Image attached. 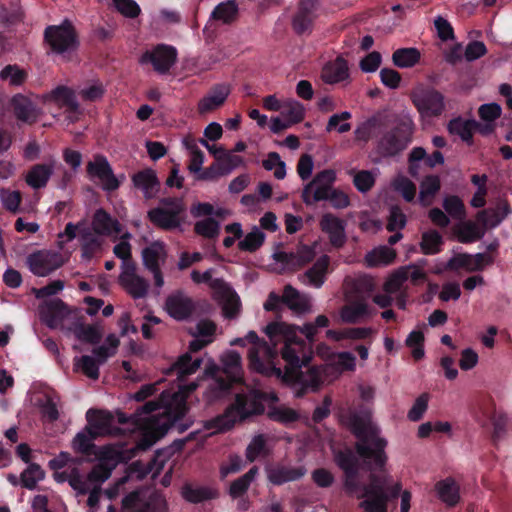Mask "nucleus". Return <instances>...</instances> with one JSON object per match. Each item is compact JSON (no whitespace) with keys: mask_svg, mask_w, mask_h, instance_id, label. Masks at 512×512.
<instances>
[{"mask_svg":"<svg viewBox=\"0 0 512 512\" xmlns=\"http://www.w3.org/2000/svg\"><path fill=\"white\" fill-rule=\"evenodd\" d=\"M165 310L173 319L184 321L193 314L195 305L191 297L182 290H177L166 298Z\"/></svg>","mask_w":512,"mask_h":512,"instance_id":"nucleus-15","label":"nucleus"},{"mask_svg":"<svg viewBox=\"0 0 512 512\" xmlns=\"http://www.w3.org/2000/svg\"><path fill=\"white\" fill-rule=\"evenodd\" d=\"M189 407L187 402L183 399L176 401L174 404L168 406L165 410L166 421L161 425L160 433L158 436L145 434L139 441L138 447L145 450L150 448L156 440L163 436L170 428H176L178 432L186 431L191 423H184L183 419L188 413Z\"/></svg>","mask_w":512,"mask_h":512,"instance_id":"nucleus-8","label":"nucleus"},{"mask_svg":"<svg viewBox=\"0 0 512 512\" xmlns=\"http://www.w3.org/2000/svg\"><path fill=\"white\" fill-rule=\"evenodd\" d=\"M441 182L437 175L426 176L420 184L418 203L428 207L433 204L437 193L440 191Z\"/></svg>","mask_w":512,"mask_h":512,"instance_id":"nucleus-36","label":"nucleus"},{"mask_svg":"<svg viewBox=\"0 0 512 512\" xmlns=\"http://www.w3.org/2000/svg\"><path fill=\"white\" fill-rule=\"evenodd\" d=\"M74 334L79 341L92 345L100 343L103 337L101 329L95 324L77 323Z\"/></svg>","mask_w":512,"mask_h":512,"instance_id":"nucleus-44","label":"nucleus"},{"mask_svg":"<svg viewBox=\"0 0 512 512\" xmlns=\"http://www.w3.org/2000/svg\"><path fill=\"white\" fill-rule=\"evenodd\" d=\"M444 109V96L437 90H427L422 95L421 99H418V113H420L422 119L426 117H438L442 114Z\"/></svg>","mask_w":512,"mask_h":512,"instance_id":"nucleus-20","label":"nucleus"},{"mask_svg":"<svg viewBox=\"0 0 512 512\" xmlns=\"http://www.w3.org/2000/svg\"><path fill=\"white\" fill-rule=\"evenodd\" d=\"M243 163L244 161L241 156L234 155L227 151L220 154V156H217L214 161V164L223 176L229 175L234 169L241 166Z\"/></svg>","mask_w":512,"mask_h":512,"instance_id":"nucleus-47","label":"nucleus"},{"mask_svg":"<svg viewBox=\"0 0 512 512\" xmlns=\"http://www.w3.org/2000/svg\"><path fill=\"white\" fill-rule=\"evenodd\" d=\"M185 204L178 197H163L159 200V205L148 211L150 222L166 231L177 229L183 221Z\"/></svg>","mask_w":512,"mask_h":512,"instance_id":"nucleus-5","label":"nucleus"},{"mask_svg":"<svg viewBox=\"0 0 512 512\" xmlns=\"http://www.w3.org/2000/svg\"><path fill=\"white\" fill-rule=\"evenodd\" d=\"M11 106L14 115L19 121L33 124L38 119V110L36 105L26 96L16 94L11 99Z\"/></svg>","mask_w":512,"mask_h":512,"instance_id":"nucleus-26","label":"nucleus"},{"mask_svg":"<svg viewBox=\"0 0 512 512\" xmlns=\"http://www.w3.org/2000/svg\"><path fill=\"white\" fill-rule=\"evenodd\" d=\"M451 431V425L449 422L435 421L425 422L418 426V438H427L432 433H449Z\"/></svg>","mask_w":512,"mask_h":512,"instance_id":"nucleus-59","label":"nucleus"},{"mask_svg":"<svg viewBox=\"0 0 512 512\" xmlns=\"http://www.w3.org/2000/svg\"><path fill=\"white\" fill-rule=\"evenodd\" d=\"M51 98L61 106L66 107L71 113H76L79 110V104L76 100L75 93L67 86H57L51 91Z\"/></svg>","mask_w":512,"mask_h":512,"instance_id":"nucleus-43","label":"nucleus"},{"mask_svg":"<svg viewBox=\"0 0 512 512\" xmlns=\"http://www.w3.org/2000/svg\"><path fill=\"white\" fill-rule=\"evenodd\" d=\"M258 472V467L253 466L244 475L232 481L229 487V495L233 499H239L244 496L258 475Z\"/></svg>","mask_w":512,"mask_h":512,"instance_id":"nucleus-39","label":"nucleus"},{"mask_svg":"<svg viewBox=\"0 0 512 512\" xmlns=\"http://www.w3.org/2000/svg\"><path fill=\"white\" fill-rule=\"evenodd\" d=\"M92 435L93 433L86 429L78 432L72 441L74 451L86 456L94 454L95 444L93 441L97 439V437H92Z\"/></svg>","mask_w":512,"mask_h":512,"instance_id":"nucleus-46","label":"nucleus"},{"mask_svg":"<svg viewBox=\"0 0 512 512\" xmlns=\"http://www.w3.org/2000/svg\"><path fill=\"white\" fill-rule=\"evenodd\" d=\"M182 496L188 502L197 504L216 499L218 497V491L206 486L193 487L186 484L182 489Z\"/></svg>","mask_w":512,"mask_h":512,"instance_id":"nucleus-38","label":"nucleus"},{"mask_svg":"<svg viewBox=\"0 0 512 512\" xmlns=\"http://www.w3.org/2000/svg\"><path fill=\"white\" fill-rule=\"evenodd\" d=\"M44 41L55 54L76 50L79 45L78 33L68 19H64L59 25H49L44 30Z\"/></svg>","mask_w":512,"mask_h":512,"instance_id":"nucleus-6","label":"nucleus"},{"mask_svg":"<svg viewBox=\"0 0 512 512\" xmlns=\"http://www.w3.org/2000/svg\"><path fill=\"white\" fill-rule=\"evenodd\" d=\"M267 415L272 421L285 425L294 423L300 418L299 413L289 407H272Z\"/></svg>","mask_w":512,"mask_h":512,"instance_id":"nucleus-54","label":"nucleus"},{"mask_svg":"<svg viewBox=\"0 0 512 512\" xmlns=\"http://www.w3.org/2000/svg\"><path fill=\"white\" fill-rule=\"evenodd\" d=\"M44 472L38 464L32 463L29 467L21 474L22 486L27 489H34L38 481L42 480Z\"/></svg>","mask_w":512,"mask_h":512,"instance_id":"nucleus-56","label":"nucleus"},{"mask_svg":"<svg viewBox=\"0 0 512 512\" xmlns=\"http://www.w3.org/2000/svg\"><path fill=\"white\" fill-rule=\"evenodd\" d=\"M86 169L91 177H97L101 181L104 191L111 192L119 188L120 182L105 156L95 155L94 160L88 162Z\"/></svg>","mask_w":512,"mask_h":512,"instance_id":"nucleus-12","label":"nucleus"},{"mask_svg":"<svg viewBox=\"0 0 512 512\" xmlns=\"http://www.w3.org/2000/svg\"><path fill=\"white\" fill-rule=\"evenodd\" d=\"M442 244L443 238L441 234L436 230H432L423 233L420 247L424 254L432 255L440 252Z\"/></svg>","mask_w":512,"mask_h":512,"instance_id":"nucleus-50","label":"nucleus"},{"mask_svg":"<svg viewBox=\"0 0 512 512\" xmlns=\"http://www.w3.org/2000/svg\"><path fill=\"white\" fill-rule=\"evenodd\" d=\"M68 313L67 305L59 298L49 300L41 306L40 314L50 328H56Z\"/></svg>","mask_w":512,"mask_h":512,"instance_id":"nucleus-27","label":"nucleus"},{"mask_svg":"<svg viewBox=\"0 0 512 512\" xmlns=\"http://www.w3.org/2000/svg\"><path fill=\"white\" fill-rule=\"evenodd\" d=\"M90 228H83L79 231V240L81 246V257L84 260H91L101 249L102 240Z\"/></svg>","mask_w":512,"mask_h":512,"instance_id":"nucleus-34","label":"nucleus"},{"mask_svg":"<svg viewBox=\"0 0 512 512\" xmlns=\"http://www.w3.org/2000/svg\"><path fill=\"white\" fill-rule=\"evenodd\" d=\"M282 116L287 119V122L297 124L303 121L305 117V109L303 105L297 101L288 103V105L282 110Z\"/></svg>","mask_w":512,"mask_h":512,"instance_id":"nucleus-63","label":"nucleus"},{"mask_svg":"<svg viewBox=\"0 0 512 512\" xmlns=\"http://www.w3.org/2000/svg\"><path fill=\"white\" fill-rule=\"evenodd\" d=\"M267 479L270 483L276 486L283 485L287 482H292L302 478L306 469L303 466L291 467L282 464L266 468Z\"/></svg>","mask_w":512,"mask_h":512,"instance_id":"nucleus-21","label":"nucleus"},{"mask_svg":"<svg viewBox=\"0 0 512 512\" xmlns=\"http://www.w3.org/2000/svg\"><path fill=\"white\" fill-rule=\"evenodd\" d=\"M91 230L100 236H110L112 234L118 235L122 231V225L105 209L99 208L93 215Z\"/></svg>","mask_w":512,"mask_h":512,"instance_id":"nucleus-22","label":"nucleus"},{"mask_svg":"<svg viewBox=\"0 0 512 512\" xmlns=\"http://www.w3.org/2000/svg\"><path fill=\"white\" fill-rule=\"evenodd\" d=\"M392 62L398 68H410L416 65V47L399 48L392 55Z\"/></svg>","mask_w":512,"mask_h":512,"instance_id":"nucleus-53","label":"nucleus"},{"mask_svg":"<svg viewBox=\"0 0 512 512\" xmlns=\"http://www.w3.org/2000/svg\"><path fill=\"white\" fill-rule=\"evenodd\" d=\"M442 206L448 216L455 220H463L466 217V207L462 199L457 195H448L443 199Z\"/></svg>","mask_w":512,"mask_h":512,"instance_id":"nucleus-48","label":"nucleus"},{"mask_svg":"<svg viewBox=\"0 0 512 512\" xmlns=\"http://www.w3.org/2000/svg\"><path fill=\"white\" fill-rule=\"evenodd\" d=\"M214 298L222 303V309L226 318H235L240 311L241 302L238 294L221 278L213 282Z\"/></svg>","mask_w":512,"mask_h":512,"instance_id":"nucleus-13","label":"nucleus"},{"mask_svg":"<svg viewBox=\"0 0 512 512\" xmlns=\"http://www.w3.org/2000/svg\"><path fill=\"white\" fill-rule=\"evenodd\" d=\"M75 365L79 367L83 374H85L88 378L92 380H97L99 378L100 364L95 360L94 357L83 355L77 360Z\"/></svg>","mask_w":512,"mask_h":512,"instance_id":"nucleus-58","label":"nucleus"},{"mask_svg":"<svg viewBox=\"0 0 512 512\" xmlns=\"http://www.w3.org/2000/svg\"><path fill=\"white\" fill-rule=\"evenodd\" d=\"M132 182L135 188L143 191L146 199L154 197L159 187V181L156 173L152 169H144L132 176Z\"/></svg>","mask_w":512,"mask_h":512,"instance_id":"nucleus-31","label":"nucleus"},{"mask_svg":"<svg viewBox=\"0 0 512 512\" xmlns=\"http://www.w3.org/2000/svg\"><path fill=\"white\" fill-rule=\"evenodd\" d=\"M267 401L276 402L278 397L274 393L258 389H252L247 393H237L223 413L206 421L204 427L207 430H212L213 433H226L232 430L236 424L262 415L265 412V402Z\"/></svg>","mask_w":512,"mask_h":512,"instance_id":"nucleus-3","label":"nucleus"},{"mask_svg":"<svg viewBox=\"0 0 512 512\" xmlns=\"http://www.w3.org/2000/svg\"><path fill=\"white\" fill-rule=\"evenodd\" d=\"M402 491L400 483L392 485L391 480L386 476L370 474L369 483L363 486V492L357 495L363 500L360 507L365 512H387L388 502L397 499L401 495V512H408L410 509L411 493Z\"/></svg>","mask_w":512,"mask_h":512,"instance_id":"nucleus-4","label":"nucleus"},{"mask_svg":"<svg viewBox=\"0 0 512 512\" xmlns=\"http://www.w3.org/2000/svg\"><path fill=\"white\" fill-rule=\"evenodd\" d=\"M324 200L329 201L334 209H345L351 204L348 194L338 188H332L329 192H325L324 189L314 191L312 198H309V200L303 197V202L307 206H312Z\"/></svg>","mask_w":512,"mask_h":512,"instance_id":"nucleus-23","label":"nucleus"},{"mask_svg":"<svg viewBox=\"0 0 512 512\" xmlns=\"http://www.w3.org/2000/svg\"><path fill=\"white\" fill-rule=\"evenodd\" d=\"M87 431L93 433L92 437L117 435L120 428L114 426V417L108 411L89 409L86 413Z\"/></svg>","mask_w":512,"mask_h":512,"instance_id":"nucleus-11","label":"nucleus"},{"mask_svg":"<svg viewBox=\"0 0 512 512\" xmlns=\"http://www.w3.org/2000/svg\"><path fill=\"white\" fill-rule=\"evenodd\" d=\"M371 315L370 307L363 301L351 302L341 310V318L346 323H356L361 318Z\"/></svg>","mask_w":512,"mask_h":512,"instance_id":"nucleus-41","label":"nucleus"},{"mask_svg":"<svg viewBox=\"0 0 512 512\" xmlns=\"http://www.w3.org/2000/svg\"><path fill=\"white\" fill-rule=\"evenodd\" d=\"M315 15L298 10L293 17L292 26L298 35H302L312 30Z\"/></svg>","mask_w":512,"mask_h":512,"instance_id":"nucleus-57","label":"nucleus"},{"mask_svg":"<svg viewBox=\"0 0 512 512\" xmlns=\"http://www.w3.org/2000/svg\"><path fill=\"white\" fill-rule=\"evenodd\" d=\"M406 224V215L399 206H391L387 217L386 228L390 232L399 231Z\"/></svg>","mask_w":512,"mask_h":512,"instance_id":"nucleus-64","label":"nucleus"},{"mask_svg":"<svg viewBox=\"0 0 512 512\" xmlns=\"http://www.w3.org/2000/svg\"><path fill=\"white\" fill-rule=\"evenodd\" d=\"M55 161L33 165L26 174L25 181L32 189L39 190L46 187L53 171Z\"/></svg>","mask_w":512,"mask_h":512,"instance_id":"nucleus-28","label":"nucleus"},{"mask_svg":"<svg viewBox=\"0 0 512 512\" xmlns=\"http://www.w3.org/2000/svg\"><path fill=\"white\" fill-rule=\"evenodd\" d=\"M330 257L321 255L306 272L299 276L300 280L311 287L321 288L329 274Z\"/></svg>","mask_w":512,"mask_h":512,"instance_id":"nucleus-19","label":"nucleus"},{"mask_svg":"<svg viewBox=\"0 0 512 512\" xmlns=\"http://www.w3.org/2000/svg\"><path fill=\"white\" fill-rule=\"evenodd\" d=\"M396 258V251L388 246H380L373 249L366 255V262L369 267L386 266Z\"/></svg>","mask_w":512,"mask_h":512,"instance_id":"nucleus-45","label":"nucleus"},{"mask_svg":"<svg viewBox=\"0 0 512 512\" xmlns=\"http://www.w3.org/2000/svg\"><path fill=\"white\" fill-rule=\"evenodd\" d=\"M316 256L313 247L303 245L297 252L280 251L274 254V259L290 270H298L312 262Z\"/></svg>","mask_w":512,"mask_h":512,"instance_id":"nucleus-17","label":"nucleus"},{"mask_svg":"<svg viewBox=\"0 0 512 512\" xmlns=\"http://www.w3.org/2000/svg\"><path fill=\"white\" fill-rule=\"evenodd\" d=\"M375 176L369 170H360L353 177V184L360 193L369 192L375 185Z\"/></svg>","mask_w":512,"mask_h":512,"instance_id":"nucleus-60","label":"nucleus"},{"mask_svg":"<svg viewBox=\"0 0 512 512\" xmlns=\"http://www.w3.org/2000/svg\"><path fill=\"white\" fill-rule=\"evenodd\" d=\"M265 241V234L257 227H254L251 232L247 233L243 240L239 241L238 248L245 252L257 251Z\"/></svg>","mask_w":512,"mask_h":512,"instance_id":"nucleus-49","label":"nucleus"},{"mask_svg":"<svg viewBox=\"0 0 512 512\" xmlns=\"http://www.w3.org/2000/svg\"><path fill=\"white\" fill-rule=\"evenodd\" d=\"M336 181V172L332 169H324L318 172L314 178L307 183L302 191L301 198L306 197L308 200L312 198L314 191L324 189L325 192H329Z\"/></svg>","mask_w":512,"mask_h":512,"instance_id":"nucleus-29","label":"nucleus"},{"mask_svg":"<svg viewBox=\"0 0 512 512\" xmlns=\"http://www.w3.org/2000/svg\"><path fill=\"white\" fill-rule=\"evenodd\" d=\"M30 271L40 277H45L63 265L60 254L55 252L38 251L27 258Z\"/></svg>","mask_w":512,"mask_h":512,"instance_id":"nucleus-14","label":"nucleus"},{"mask_svg":"<svg viewBox=\"0 0 512 512\" xmlns=\"http://www.w3.org/2000/svg\"><path fill=\"white\" fill-rule=\"evenodd\" d=\"M201 363L202 360L200 358L193 359L190 354L186 353L180 356L171 366L170 372L176 374L177 378L183 381L187 376L195 373Z\"/></svg>","mask_w":512,"mask_h":512,"instance_id":"nucleus-37","label":"nucleus"},{"mask_svg":"<svg viewBox=\"0 0 512 512\" xmlns=\"http://www.w3.org/2000/svg\"><path fill=\"white\" fill-rule=\"evenodd\" d=\"M0 200L5 210L12 214L18 213L19 206L22 202V194L20 191H11L8 188L0 189Z\"/></svg>","mask_w":512,"mask_h":512,"instance_id":"nucleus-52","label":"nucleus"},{"mask_svg":"<svg viewBox=\"0 0 512 512\" xmlns=\"http://www.w3.org/2000/svg\"><path fill=\"white\" fill-rule=\"evenodd\" d=\"M329 324L325 315H318L314 322L305 323L301 328L285 322H271L264 329L271 345L260 339L255 331H249L245 340L252 344L248 350L251 369L280 378L294 388L297 398L305 396L309 390H318L322 380L318 368L310 366L312 346L317 340L318 329Z\"/></svg>","mask_w":512,"mask_h":512,"instance_id":"nucleus-1","label":"nucleus"},{"mask_svg":"<svg viewBox=\"0 0 512 512\" xmlns=\"http://www.w3.org/2000/svg\"><path fill=\"white\" fill-rule=\"evenodd\" d=\"M320 228L329 237L330 244L341 248L346 242L345 222L332 213H325L320 219Z\"/></svg>","mask_w":512,"mask_h":512,"instance_id":"nucleus-18","label":"nucleus"},{"mask_svg":"<svg viewBox=\"0 0 512 512\" xmlns=\"http://www.w3.org/2000/svg\"><path fill=\"white\" fill-rule=\"evenodd\" d=\"M177 60V50L175 47L158 44L152 50L145 51L140 62L152 64L154 70L160 74H166Z\"/></svg>","mask_w":512,"mask_h":512,"instance_id":"nucleus-10","label":"nucleus"},{"mask_svg":"<svg viewBox=\"0 0 512 512\" xmlns=\"http://www.w3.org/2000/svg\"><path fill=\"white\" fill-rule=\"evenodd\" d=\"M230 94V88L226 84L214 85L206 96L198 103V111L200 114L211 112L222 106Z\"/></svg>","mask_w":512,"mask_h":512,"instance_id":"nucleus-25","label":"nucleus"},{"mask_svg":"<svg viewBox=\"0 0 512 512\" xmlns=\"http://www.w3.org/2000/svg\"><path fill=\"white\" fill-rule=\"evenodd\" d=\"M123 512H166L165 499L157 493L137 489L128 493L121 502Z\"/></svg>","mask_w":512,"mask_h":512,"instance_id":"nucleus-9","label":"nucleus"},{"mask_svg":"<svg viewBox=\"0 0 512 512\" xmlns=\"http://www.w3.org/2000/svg\"><path fill=\"white\" fill-rule=\"evenodd\" d=\"M194 231L197 235L207 239H215L220 232V224L212 217H207L197 221L194 225Z\"/></svg>","mask_w":512,"mask_h":512,"instance_id":"nucleus-51","label":"nucleus"},{"mask_svg":"<svg viewBox=\"0 0 512 512\" xmlns=\"http://www.w3.org/2000/svg\"><path fill=\"white\" fill-rule=\"evenodd\" d=\"M262 165L265 170L274 171V177L278 180L284 179L286 176V165L281 160L279 154L277 152H270L267 156V159L263 160Z\"/></svg>","mask_w":512,"mask_h":512,"instance_id":"nucleus-55","label":"nucleus"},{"mask_svg":"<svg viewBox=\"0 0 512 512\" xmlns=\"http://www.w3.org/2000/svg\"><path fill=\"white\" fill-rule=\"evenodd\" d=\"M412 128L399 122L391 129L381 132L377 139L376 152L382 157H392L403 151L411 141Z\"/></svg>","mask_w":512,"mask_h":512,"instance_id":"nucleus-7","label":"nucleus"},{"mask_svg":"<svg viewBox=\"0 0 512 512\" xmlns=\"http://www.w3.org/2000/svg\"><path fill=\"white\" fill-rule=\"evenodd\" d=\"M494 263V257L489 253L468 254L467 271H482L486 266Z\"/></svg>","mask_w":512,"mask_h":512,"instance_id":"nucleus-62","label":"nucleus"},{"mask_svg":"<svg viewBox=\"0 0 512 512\" xmlns=\"http://www.w3.org/2000/svg\"><path fill=\"white\" fill-rule=\"evenodd\" d=\"M239 16V6L236 0H225L215 6L209 21H217L224 25L233 24Z\"/></svg>","mask_w":512,"mask_h":512,"instance_id":"nucleus-33","label":"nucleus"},{"mask_svg":"<svg viewBox=\"0 0 512 512\" xmlns=\"http://www.w3.org/2000/svg\"><path fill=\"white\" fill-rule=\"evenodd\" d=\"M435 490L438 498L448 507H454L460 501V487L452 477L438 481Z\"/></svg>","mask_w":512,"mask_h":512,"instance_id":"nucleus-32","label":"nucleus"},{"mask_svg":"<svg viewBox=\"0 0 512 512\" xmlns=\"http://www.w3.org/2000/svg\"><path fill=\"white\" fill-rule=\"evenodd\" d=\"M476 120H465L461 116L451 119L447 124V130L451 135H457L468 145L473 144L474 129Z\"/></svg>","mask_w":512,"mask_h":512,"instance_id":"nucleus-35","label":"nucleus"},{"mask_svg":"<svg viewBox=\"0 0 512 512\" xmlns=\"http://www.w3.org/2000/svg\"><path fill=\"white\" fill-rule=\"evenodd\" d=\"M345 421L357 438L356 454L352 449L345 448L334 453V460L345 474L346 492L352 495L360 491L361 494L365 484L362 485L358 481L359 459L371 474H374V471H382L387 461V441L379 436V429L370 423L366 415L350 411Z\"/></svg>","mask_w":512,"mask_h":512,"instance_id":"nucleus-2","label":"nucleus"},{"mask_svg":"<svg viewBox=\"0 0 512 512\" xmlns=\"http://www.w3.org/2000/svg\"><path fill=\"white\" fill-rule=\"evenodd\" d=\"M410 279L411 283H416V266L411 265L409 272L399 270L392 274L384 283V290L386 293L393 294L401 289L404 282Z\"/></svg>","mask_w":512,"mask_h":512,"instance_id":"nucleus-40","label":"nucleus"},{"mask_svg":"<svg viewBox=\"0 0 512 512\" xmlns=\"http://www.w3.org/2000/svg\"><path fill=\"white\" fill-rule=\"evenodd\" d=\"M321 78L327 84L349 82L348 62L343 57L338 56L334 61L326 63L322 69Z\"/></svg>","mask_w":512,"mask_h":512,"instance_id":"nucleus-24","label":"nucleus"},{"mask_svg":"<svg viewBox=\"0 0 512 512\" xmlns=\"http://www.w3.org/2000/svg\"><path fill=\"white\" fill-rule=\"evenodd\" d=\"M120 284L134 299L144 298L149 289L148 281L137 275L134 264H126L124 270L119 276Z\"/></svg>","mask_w":512,"mask_h":512,"instance_id":"nucleus-16","label":"nucleus"},{"mask_svg":"<svg viewBox=\"0 0 512 512\" xmlns=\"http://www.w3.org/2000/svg\"><path fill=\"white\" fill-rule=\"evenodd\" d=\"M282 303L297 313H304L309 309L308 301L291 285L284 287Z\"/></svg>","mask_w":512,"mask_h":512,"instance_id":"nucleus-42","label":"nucleus"},{"mask_svg":"<svg viewBox=\"0 0 512 512\" xmlns=\"http://www.w3.org/2000/svg\"><path fill=\"white\" fill-rule=\"evenodd\" d=\"M392 185L394 190L399 192L407 202H411L414 199L416 186L407 177L398 176L394 179Z\"/></svg>","mask_w":512,"mask_h":512,"instance_id":"nucleus-61","label":"nucleus"},{"mask_svg":"<svg viewBox=\"0 0 512 512\" xmlns=\"http://www.w3.org/2000/svg\"><path fill=\"white\" fill-rule=\"evenodd\" d=\"M166 258L167 251L163 242L154 241L142 250L143 265L149 271L160 269Z\"/></svg>","mask_w":512,"mask_h":512,"instance_id":"nucleus-30","label":"nucleus"}]
</instances>
